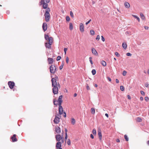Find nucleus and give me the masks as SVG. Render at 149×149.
Returning <instances> with one entry per match:
<instances>
[{"instance_id":"obj_15","label":"nucleus","mask_w":149,"mask_h":149,"mask_svg":"<svg viewBox=\"0 0 149 149\" xmlns=\"http://www.w3.org/2000/svg\"><path fill=\"white\" fill-rule=\"evenodd\" d=\"M16 135L14 134L13 136L11 137V139L12 140L13 142H14L17 141V138H16Z\"/></svg>"},{"instance_id":"obj_31","label":"nucleus","mask_w":149,"mask_h":149,"mask_svg":"<svg viewBox=\"0 0 149 149\" xmlns=\"http://www.w3.org/2000/svg\"><path fill=\"white\" fill-rule=\"evenodd\" d=\"M92 133L94 135L96 134V132L95 129H94L93 130Z\"/></svg>"},{"instance_id":"obj_55","label":"nucleus","mask_w":149,"mask_h":149,"mask_svg":"<svg viewBox=\"0 0 149 149\" xmlns=\"http://www.w3.org/2000/svg\"><path fill=\"white\" fill-rule=\"evenodd\" d=\"M107 78V79H108V80H109L110 81H111V79L110 77H108Z\"/></svg>"},{"instance_id":"obj_37","label":"nucleus","mask_w":149,"mask_h":149,"mask_svg":"<svg viewBox=\"0 0 149 149\" xmlns=\"http://www.w3.org/2000/svg\"><path fill=\"white\" fill-rule=\"evenodd\" d=\"M89 58V61H90V62L91 64V65H92L93 64V63L92 60H91V59L92 58V57H90Z\"/></svg>"},{"instance_id":"obj_21","label":"nucleus","mask_w":149,"mask_h":149,"mask_svg":"<svg viewBox=\"0 0 149 149\" xmlns=\"http://www.w3.org/2000/svg\"><path fill=\"white\" fill-rule=\"evenodd\" d=\"M122 46L124 49H126L127 47V45L126 43L125 42L123 43L122 44Z\"/></svg>"},{"instance_id":"obj_39","label":"nucleus","mask_w":149,"mask_h":149,"mask_svg":"<svg viewBox=\"0 0 149 149\" xmlns=\"http://www.w3.org/2000/svg\"><path fill=\"white\" fill-rule=\"evenodd\" d=\"M140 93H141V94L142 95H145V93H144V91H140Z\"/></svg>"},{"instance_id":"obj_14","label":"nucleus","mask_w":149,"mask_h":149,"mask_svg":"<svg viewBox=\"0 0 149 149\" xmlns=\"http://www.w3.org/2000/svg\"><path fill=\"white\" fill-rule=\"evenodd\" d=\"M61 143L60 141H58L56 144V147L57 149L61 148Z\"/></svg>"},{"instance_id":"obj_64","label":"nucleus","mask_w":149,"mask_h":149,"mask_svg":"<svg viewBox=\"0 0 149 149\" xmlns=\"http://www.w3.org/2000/svg\"><path fill=\"white\" fill-rule=\"evenodd\" d=\"M105 116H106V117H108V116H108V114H107V113H105Z\"/></svg>"},{"instance_id":"obj_30","label":"nucleus","mask_w":149,"mask_h":149,"mask_svg":"<svg viewBox=\"0 0 149 149\" xmlns=\"http://www.w3.org/2000/svg\"><path fill=\"white\" fill-rule=\"evenodd\" d=\"M92 73L93 75H94L96 73V70L94 69L93 70H92Z\"/></svg>"},{"instance_id":"obj_46","label":"nucleus","mask_w":149,"mask_h":149,"mask_svg":"<svg viewBox=\"0 0 149 149\" xmlns=\"http://www.w3.org/2000/svg\"><path fill=\"white\" fill-rule=\"evenodd\" d=\"M68 49L67 48H64V50L65 52V54H66V52Z\"/></svg>"},{"instance_id":"obj_5","label":"nucleus","mask_w":149,"mask_h":149,"mask_svg":"<svg viewBox=\"0 0 149 149\" xmlns=\"http://www.w3.org/2000/svg\"><path fill=\"white\" fill-rule=\"evenodd\" d=\"M55 137L57 141H60L63 138V136H61L60 134H58Z\"/></svg>"},{"instance_id":"obj_17","label":"nucleus","mask_w":149,"mask_h":149,"mask_svg":"<svg viewBox=\"0 0 149 149\" xmlns=\"http://www.w3.org/2000/svg\"><path fill=\"white\" fill-rule=\"evenodd\" d=\"M41 4H43V7L44 8H47L48 4L47 3H46L45 1H44L43 3H40Z\"/></svg>"},{"instance_id":"obj_20","label":"nucleus","mask_w":149,"mask_h":149,"mask_svg":"<svg viewBox=\"0 0 149 149\" xmlns=\"http://www.w3.org/2000/svg\"><path fill=\"white\" fill-rule=\"evenodd\" d=\"M98 135L100 140H101L102 138V135L100 130L98 131Z\"/></svg>"},{"instance_id":"obj_32","label":"nucleus","mask_w":149,"mask_h":149,"mask_svg":"<svg viewBox=\"0 0 149 149\" xmlns=\"http://www.w3.org/2000/svg\"><path fill=\"white\" fill-rule=\"evenodd\" d=\"M66 19L67 21L69 22L70 21V19L68 16H67L66 17Z\"/></svg>"},{"instance_id":"obj_47","label":"nucleus","mask_w":149,"mask_h":149,"mask_svg":"<svg viewBox=\"0 0 149 149\" xmlns=\"http://www.w3.org/2000/svg\"><path fill=\"white\" fill-rule=\"evenodd\" d=\"M100 39V37L99 35H97V38H96V40H99Z\"/></svg>"},{"instance_id":"obj_29","label":"nucleus","mask_w":149,"mask_h":149,"mask_svg":"<svg viewBox=\"0 0 149 149\" xmlns=\"http://www.w3.org/2000/svg\"><path fill=\"white\" fill-rule=\"evenodd\" d=\"M90 33L91 35H93L94 34L95 32L93 30H91L90 31Z\"/></svg>"},{"instance_id":"obj_13","label":"nucleus","mask_w":149,"mask_h":149,"mask_svg":"<svg viewBox=\"0 0 149 149\" xmlns=\"http://www.w3.org/2000/svg\"><path fill=\"white\" fill-rule=\"evenodd\" d=\"M55 132L58 134H59L61 132V129L59 127H55Z\"/></svg>"},{"instance_id":"obj_59","label":"nucleus","mask_w":149,"mask_h":149,"mask_svg":"<svg viewBox=\"0 0 149 149\" xmlns=\"http://www.w3.org/2000/svg\"><path fill=\"white\" fill-rule=\"evenodd\" d=\"M63 68V65H61V66H60L59 67V68L60 69V70H61Z\"/></svg>"},{"instance_id":"obj_62","label":"nucleus","mask_w":149,"mask_h":149,"mask_svg":"<svg viewBox=\"0 0 149 149\" xmlns=\"http://www.w3.org/2000/svg\"><path fill=\"white\" fill-rule=\"evenodd\" d=\"M58 77L57 76H55V78H54L56 79H56H58Z\"/></svg>"},{"instance_id":"obj_38","label":"nucleus","mask_w":149,"mask_h":149,"mask_svg":"<svg viewBox=\"0 0 149 149\" xmlns=\"http://www.w3.org/2000/svg\"><path fill=\"white\" fill-rule=\"evenodd\" d=\"M67 144L68 145H70V141L69 139H68L67 141Z\"/></svg>"},{"instance_id":"obj_3","label":"nucleus","mask_w":149,"mask_h":149,"mask_svg":"<svg viewBox=\"0 0 149 149\" xmlns=\"http://www.w3.org/2000/svg\"><path fill=\"white\" fill-rule=\"evenodd\" d=\"M50 73L52 74H54L55 73L56 68L55 66L53 65H52L50 67Z\"/></svg>"},{"instance_id":"obj_54","label":"nucleus","mask_w":149,"mask_h":149,"mask_svg":"<svg viewBox=\"0 0 149 149\" xmlns=\"http://www.w3.org/2000/svg\"><path fill=\"white\" fill-rule=\"evenodd\" d=\"M140 100H141V101H143V98L142 97H140Z\"/></svg>"},{"instance_id":"obj_34","label":"nucleus","mask_w":149,"mask_h":149,"mask_svg":"<svg viewBox=\"0 0 149 149\" xmlns=\"http://www.w3.org/2000/svg\"><path fill=\"white\" fill-rule=\"evenodd\" d=\"M124 138L126 141H128V138L126 135H124Z\"/></svg>"},{"instance_id":"obj_51","label":"nucleus","mask_w":149,"mask_h":149,"mask_svg":"<svg viewBox=\"0 0 149 149\" xmlns=\"http://www.w3.org/2000/svg\"><path fill=\"white\" fill-rule=\"evenodd\" d=\"M56 102V101L55 100V99L54 100V104L55 105H57V103H56L55 102Z\"/></svg>"},{"instance_id":"obj_12","label":"nucleus","mask_w":149,"mask_h":149,"mask_svg":"<svg viewBox=\"0 0 149 149\" xmlns=\"http://www.w3.org/2000/svg\"><path fill=\"white\" fill-rule=\"evenodd\" d=\"M54 121L56 124L58 123L59 122V118L57 116H56Z\"/></svg>"},{"instance_id":"obj_16","label":"nucleus","mask_w":149,"mask_h":149,"mask_svg":"<svg viewBox=\"0 0 149 149\" xmlns=\"http://www.w3.org/2000/svg\"><path fill=\"white\" fill-rule=\"evenodd\" d=\"M92 52L94 55H97V53L96 50L94 48H92L91 49Z\"/></svg>"},{"instance_id":"obj_27","label":"nucleus","mask_w":149,"mask_h":149,"mask_svg":"<svg viewBox=\"0 0 149 149\" xmlns=\"http://www.w3.org/2000/svg\"><path fill=\"white\" fill-rule=\"evenodd\" d=\"M136 120L138 122H141L142 121V119L138 117L137 118Z\"/></svg>"},{"instance_id":"obj_56","label":"nucleus","mask_w":149,"mask_h":149,"mask_svg":"<svg viewBox=\"0 0 149 149\" xmlns=\"http://www.w3.org/2000/svg\"><path fill=\"white\" fill-rule=\"evenodd\" d=\"M116 83H119V81L118 80V79H116Z\"/></svg>"},{"instance_id":"obj_49","label":"nucleus","mask_w":149,"mask_h":149,"mask_svg":"<svg viewBox=\"0 0 149 149\" xmlns=\"http://www.w3.org/2000/svg\"><path fill=\"white\" fill-rule=\"evenodd\" d=\"M67 137H68V136H67V133H66L65 134V140H66V139H67Z\"/></svg>"},{"instance_id":"obj_60","label":"nucleus","mask_w":149,"mask_h":149,"mask_svg":"<svg viewBox=\"0 0 149 149\" xmlns=\"http://www.w3.org/2000/svg\"><path fill=\"white\" fill-rule=\"evenodd\" d=\"M116 141L117 142H120V140L119 139H117L116 140Z\"/></svg>"},{"instance_id":"obj_24","label":"nucleus","mask_w":149,"mask_h":149,"mask_svg":"<svg viewBox=\"0 0 149 149\" xmlns=\"http://www.w3.org/2000/svg\"><path fill=\"white\" fill-rule=\"evenodd\" d=\"M69 28L71 30H72L73 29V25L72 23H70L69 24Z\"/></svg>"},{"instance_id":"obj_63","label":"nucleus","mask_w":149,"mask_h":149,"mask_svg":"<svg viewBox=\"0 0 149 149\" xmlns=\"http://www.w3.org/2000/svg\"><path fill=\"white\" fill-rule=\"evenodd\" d=\"M89 23V21H88L86 23V24L87 25Z\"/></svg>"},{"instance_id":"obj_48","label":"nucleus","mask_w":149,"mask_h":149,"mask_svg":"<svg viewBox=\"0 0 149 149\" xmlns=\"http://www.w3.org/2000/svg\"><path fill=\"white\" fill-rule=\"evenodd\" d=\"M101 37H102V40L104 42L105 41V39H104V38L103 37V36H102Z\"/></svg>"},{"instance_id":"obj_10","label":"nucleus","mask_w":149,"mask_h":149,"mask_svg":"<svg viewBox=\"0 0 149 149\" xmlns=\"http://www.w3.org/2000/svg\"><path fill=\"white\" fill-rule=\"evenodd\" d=\"M62 95H60V96H59L58 97V105H61V103L63 102L62 99Z\"/></svg>"},{"instance_id":"obj_18","label":"nucleus","mask_w":149,"mask_h":149,"mask_svg":"<svg viewBox=\"0 0 149 149\" xmlns=\"http://www.w3.org/2000/svg\"><path fill=\"white\" fill-rule=\"evenodd\" d=\"M47 60L49 62V64H52L53 62V59L52 58H48Z\"/></svg>"},{"instance_id":"obj_57","label":"nucleus","mask_w":149,"mask_h":149,"mask_svg":"<svg viewBox=\"0 0 149 149\" xmlns=\"http://www.w3.org/2000/svg\"><path fill=\"white\" fill-rule=\"evenodd\" d=\"M64 117H66V113L65 112H64Z\"/></svg>"},{"instance_id":"obj_23","label":"nucleus","mask_w":149,"mask_h":149,"mask_svg":"<svg viewBox=\"0 0 149 149\" xmlns=\"http://www.w3.org/2000/svg\"><path fill=\"white\" fill-rule=\"evenodd\" d=\"M132 16L133 17H134V18H136L137 19V20L138 21V22L140 21V19L139 17H137V16H136V15H132Z\"/></svg>"},{"instance_id":"obj_42","label":"nucleus","mask_w":149,"mask_h":149,"mask_svg":"<svg viewBox=\"0 0 149 149\" xmlns=\"http://www.w3.org/2000/svg\"><path fill=\"white\" fill-rule=\"evenodd\" d=\"M126 73H127V72L125 71L124 70V71H123V76H125L126 75Z\"/></svg>"},{"instance_id":"obj_4","label":"nucleus","mask_w":149,"mask_h":149,"mask_svg":"<svg viewBox=\"0 0 149 149\" xmlns=\"http://www.w3.org/2000/svg\"><path fill=\"white\" fill-rule=\"evenodd\" d=\"M45 40H47L49 42H51V41H53L52 38V37H49V36L47 35H45Z\"/></svg>"},{"instance_id":"obj_45","label":"nucleus","mask_w":149,"mask_h":149,"mask_svg":"<svg viewBox=\"0 0 149 149\" xmlns=\"http://www.w3.org/2000/svg\"><path fill=\"white\" fill-rule=\"evenodd\" d=\"M126 55L127 56H132V54L130 53H127L126 54Z\"/></svg>"},{"instance_id":"obj_41","label":"nucleus","mask_w":149,"mask_h":149,"mask_svg":"<svg viewBox=\"0 0 149 149\" xmlns=\"http://www.w3.org/2000/svg\"><path fill=\"white\" fill-rule=\"evenodd\" d=\"M145 100L146 102H148L149 100V98L147 97H145Z\"/></svg>"},{"instance_id":"obj_26","label":"nucleus","mask_w":149,"mask_h":149,"mask_svg":"<svg viewBox=\"0 0 149 149\" xmlns=\"http://www.w3.org/2000/svg\"><path fill=\"white\" fill-rule=\"evenodd\" d=\"M95 109L93 108H92L91 109V112L93 114H94L95 113Z\"/></svg>"},{"instance_id":"obj_40","label":"nucleus","mask_w":149,"mask_h":149,"mask_svg":"<svg viewBox=\"0 0 149 149\" xmlns=\"http://www.w3.org/2000/svg\"><path fill=\"white\" fill-rule=\"evenodd\" d=\"M66 61L67 63H68L69 61V58L68 57H67L66 58Z\"/></svg>"},{"instance_id":"obj_25","label":"nucleus","mask_w":149,"mask_h":149,"mask_svg":"<svg viewBox=\"0 0 149 149\" xmlns=\"http://www.w3.org/2000/svg\"><path fill=\"white\" fill-rule=\"evenodd\" d=\"M101 63L104 66H105L106 65V62L103 61H101Z\"/></svg>"},{"instance_id":"obj_28","label":"nucleus","mask_w":149,"mask_h":149,"mask_svg":"<svg viewBox=\"0 0 149 149\" xmlns=\"http://www.w3.org/2000/svg\"><path fill=\"white\" fill-rule=\"evenodd\" d=\"M75 120L74 118L72 119L71 123L72 124L74 125L75 123Z\"/></svg>"},{"instance_id":"obj_7","label":"nucleus","mask_w":149,"mask_h":149,"mask_svg":"<svg viewBox=\"0 0 149 149\" xmlns=\"http://www.w3.org/2000/svg\"><path fill=\"white\" fill-rule=\"evenodd\" d=\"M53 41H51V42H47L45 43V46L47 48L49 49L51 47V45H52Z\"/></svg>"},{"instance_id":"obj_33","label":"nucleus","mask_w":149,"mask_h":149,"mask_svg":"<svg viewBox=\"0 0 149 149\" xmlns=\"http://www.w3.org/2000/svg\"><path fill=\"white\" fill-rule=\"evenodd\" d=\"M120 90L122 91H123L124 90V88L123 86H120Z\"/></svg>"},{"instance_id":"obj_9","label":"nucleus","mask_w":149,"mask_h":149,"mask_svg":"<svg viewBox=\"0 0 149 149\" xmlns=\"http://www.w3.org/2000/svg\"><path fill=\"white\" fill-rule=\"evenodd\" d=\"M59 106V113L60 115H61L63 114V109L61 105H58Z\"/></svg>"},{"instance_id":"obj_43","label":"nucleus","mask_w":149,"mask_h":149,"mask_svg":"<svg viewBox=\"0 0 149 149\" xmlns=\"http://www.w3.org/2000/svg\"><path fill=\"white\" fill-rule=\"evenodd\" d=\"M61 58V57L60 56H58L56 60L57 61H59L60 60Z\"/></svg>"},{"instance_id":"obj_52","label":"nucleus","mask_w":149,"mask_h":149,"mask_svg":"<svg viewBox=\"0 0 149 149\" xmlns=\"http://www.w3.org/2000/svg\"><path fill=\"white\" fill-rule=\"evenodd\" d=\"M90 136H91V137L92 138V139H93L94 138V136H93V135L92 134H91L90 135Z\"/></svg>"},{"instance_id":"obj_44","label":"nucleus","mask_w":149,"mask_h":149,"mask_svg":"<svg viewBox=\"0 0 149 149\" xmlns=\"http://www.w3.org/2000/svg\"><path fill=\"white\" fill-rule=\"evenodd\" d=\"M149 84L148 83H146L145 84V86L146 87H149Z\"/></svg>"},{"instance_id":"obj_6","label":"nucleus","mask_w":149,"mask_h":149,"mask_svg":"<svg viewBox=\"0 0 149 149\" xmlns=\"http://www.w3.org/2000/svg\"><path fill=\"white\" fill-rule=\"evenodd\" d=\"M8 84L10 89H13L15 85V83L11 81H9L8 83Z\"/></svg>"},{"instance_id":"obj_11","label":"nucleus","mask_w":149,"mask_h":149,"mask_svg":"<svg viewBox=\"0 0 149 149\" xmlns=\"http://www.w3.org/2000/svg\"><path fill=\"white\" fill-rule=\"evenodd\" d=\"M47 24L46 23H43L42 24V28L44 31H45L47 29Z\"/></svg>"},{"instance_id":"obj_50","label":"nucleus","mask_w":149,"mask_h":149,"mask_svg":"<svg viewBox=\"0 0 149 149\" xmlns=\"http://www.w3.org/2000/svg\"><path fill=\"white\" fill-rule=\"evenodd\" d=\"M86 88L88 90H89L90 89V87L88 84H87L86 85Z\"/></svg>"},{"instance_id":"obj_1","label":"nucleus","mask_w":149,"mask_h":149,"mask_svg":"<svg viewBox=\"0 0 149 149\" xmlns=\"http://www.w3.org/2000/svg\"><path fill=\"white\" fill-rule=\"evenodd\" d=\"M53 92L54 94L58 93V88H60V85L58 82L57 83L56 79L52 78L51 80Z\"/></svg>"},{"instance_id":"obj_19","label":"nucleus","mask_w":149,"mask_h":149,"mask_svg":"<svg viewBox=\"0 0 149 149\" xmlns=\"http://www.w3.org/2000/svg\"><path fill=\"white\" fill-rule=\"evenodd\" d=\"M124 6L127 8H129L130 6V4L127 2H125L124 3Z\"/></svg>"},{"instance_id":"obj_53","label":"nucleus","mask_w":149,"mask_h":149,"mask_svg":"<svg viewBox=\"0 0 149 149\" xmlns=\"http://www.w3.org/2000/svg\"><path fill=\"white\" fill-rule=\"evenodd\" d=\"M127 98L129 99H131V97L130 95H127Z\"/></svg>"},{"instance_id":"obj_61","label":"nucleus","mask_w":149,"mask_h":149,"mask_svg":"<svg viewBox=\"0 0 149 149\" xmlns=\"http://www.w3.org/2000/svg\"><path fill=\"white\" fill-rule=\"evenodd\" d=\"M145 27V29H148V26H145L144 27Z\"/></svg>"},{"instance_id":"obj_36","label":"nucleus","mask_w":149,"mask_h":149,"mask_svg":"<svg viewBox=\"0 0 149 149\" xmlns=\"http://www.w3.org/2000/svg\"><path fill=\"white\" fill-rule=\"evenodd\" d=\"M70 15L73 18L74 17V15H73V13L72 11H70Z\"/></svg>"},{"instance_id":"obj_8","label":"nucleus","mask_w":149,"mask_h":149,"mask_svg":"<svg viewBox=\"0 0 149 149\" xmlns=\"http://www.w3.org/2000/svg\"><path fill=\"white\" fill-rule=\"evenodd\" d=\"M79 29L81 32L84 31V27L83 24L82 23H80L79 25Z\"/></svg>"},{"instance_id":"obj_2","label":"nucleus","mask_w":149,"mask_h":149,"mask_svg":"<svg viewBox=\"0 0 149 149\" xmlns=\"http://www.w3.org/2000/svg\"><path fill=\"white\" fill-rule=\"evenodd\" d=\"M50 11V9L49 8H47L45 11V13L44 14V16L45 18V20L47 22H48L49 20L50 17L49 12Z\"/></svg>"},{"instance_id":"obj_58","label":"nucleus","mask_w":149,"mask_h":149,"mask_svg":"<svg viewBox=\"0 0 149 149\" xmlns=\"http://www.w3.org/2000/svg\"><path fill=\"white\" fill-rule=\"evenodd\" d=\"M45 1L47 3H49V0H45Z\"/></svg>"},{"instance_id":"obj_22","label":"nucleus","mask_w":149,"mask_h":149,"mask_svg":"<svg viewBox=\"0 0 149 149\" xmlns=\"http://www.w3.org/2000/svg\"><path fill=\"white\" fill-rule=\"evenodd\" d=\"M140 15L141 18L143 20H145V18L143 14L142 13H140Z\"/></svg>"},{"instance_id":"obj_35","label":"nucleus","mask_w":149,"mask_h":149,"mask_svg":"<svg viewBox=\"0 0 149 149\" xmlns=\"http://www.w3.org/2000/svg\"><path fill=\"white\" fill-rule=\"evenodd\" d=\"M115 55L117 56V57H119L120 56V55L117 52H116L115 53Z\"/></svg>"}]
</instances>
